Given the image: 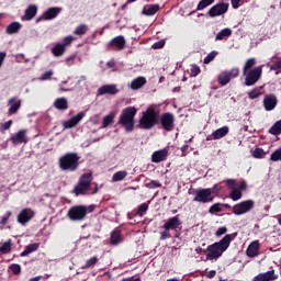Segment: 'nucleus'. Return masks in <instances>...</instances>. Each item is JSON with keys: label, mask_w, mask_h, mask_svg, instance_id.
Wrapping results in <instances>:
<instances>
[{"label": "nucleus", "mask_w": 281, "mask_h": 281, "mask_svg": "<svg viewBox=\"0 0 281 281\" xmlns=\"http://www.w3.org/2000/svg\"><path fill=\"white\" fill-rule=\"evenodd\" d=\"M234 238H236V234H227L220 241L207 246L206 250L201 247L195 248V254L201 256L207 252L206 260H218L229 249V245H232Z\"/></svg>", "instance_id": "f257e3e1"}, {"label": "nucleus", "mask_w": 281, "mask_h": 281, "mask_svg": "<svg viewBox=\"0 0 281 281\" xmlns=\"http://www.w3.org/2000/svg\"><path fill=\"white\" fill-rule=\"evenodd\" d=\"M256 66V58H249L243 68V76H245L246 87H254L260 78H262V65L254 68ZM252 68V69H251Z\"/></svg>", "instance_id": "f03ea898"}, {"label": "nucleus", "mask_w": 281, "mask_h": 281, "mask_svg": "<svg viewBox=\"0 0 281 281\" xmlns=\"http://www.w3.org/2000/svg\"><path fill=\"white\" fill-rule=\"evenodd\" d=\"M58 165L64 172H76L80 166V156L77 153H67L59 157Z\"/></svg>", "instance_id": "7ed1b4c3"}, {"label": "nucleus", "mask_w": 281, "mask_h": 281, "mask_svg": "<svg viewBox=\"0 0 281 281\" xmlns=\"http://www.w3.org/2000/svg\"><path fill=\"white\" fill-rule=\"evenodd\" d=\"M159 119V110H157L154 106H148L146 111L142 113V116L139 119V127L145 131H150L153 128Z\"/></svg>", "instance_id": "20e7f679"}, {"label": "nucleus", "mask_w": 281, "mask_h": 281, "mask_svg": "<svg viewBox=\"0 0 281 281\" xmlns=\"http://www.w3.org/2000/svg\"><path fill=\"white\" fill-rule=\"evenodd\" d=\"M136 115H137L136 108L127 106V108L123 109V111L120 115L119 124L124 126V128L127 133H131V131H133V128H135V116Z\"/></svg>", "instance_id": "39448f33"}, {"label": "nucleus", "mask_w": 281, "mask_h": 281, "mask_svg": "<svg viewBox=\"0 0 281 281\" xmlns=\"http://www.w3.org/2000/svg\"><path fill=\"white\" fill-rule=\"evenodd\" d=\"M91 173H85L81 176L77 186H75L74 193L76 196H80V194H87L89 190H91V181H92Z\"/></svg>", "instance_id": "423d86ee"}, {"label": "nucleus", "mask_w": 281, "mask_h": 281, "mask_svg": "<svg viewBox=\"0 0 281 281\" xmlns=\"http://www.w3.org/2000/svg\"><path fill=\"white\" fill-rule=\"evenodd\" d=\"M74 41H76V38L72 35H68L64 37L61 42L56 43L50 50L53 56L60 58V56L67 52V47H69Z\"/></svg>", "instance_id": "0eeeda50"}, {"label": "nucleus", "mask_w": 281, "mask_h": 281, "mask_svg": "<svg viewBox=\"0 0 281 281\" xmlns=\"http://www.w3.org/2000/svg\"><path fill=\"white\" fill-rule=\"evenodd\" d=\"M255 205L256 202H254V200H246L238 204H235L232 209V212L233 214H235V216H243V214L251 212Z\"/></svg>", "instance_id": "6e6552de"}, {"label": "nucleus", "mask_w": 281, "mask_h": 281, "mask_svg": "<svg viewBox=\"0 0 281 281\" xmlns=\"http://www.w3.org/2000/svg\"><path fill=\"white\" fill-rule=\"evenodd\" d=\"M193 201L195 203H212L214 195H212V189H198L194 191Z\"/></svg>", "instance_id": "1a4fd4ad"}, {"label": "nucleus", "mask_w": 281, "mask_h": 281, "mask_svg": "<svg viewBox=\"0 0 281 281\" xmlns=\"http://www.w3.org/2000/svg\"><path fill=\"white\" fill-rule=\"evenodd\" d=\"M239 74H240V69L238 68L224 70L218 75L217 82H220L222 87H225L226 85H229V82H232V78H238Z\"/></svg>", "instance_id": "9d476101"}, {"label": "nucleus", "mask_w": 281, "mask_h": 281, "mask_svg": "<svg viewBox=\"0 0 281 281\" xmlns=\"http://www.w3.org/2000/svg\"><path fill=\"white\" fill-rule=\"evenodd\" d=\"M87 216V206L76 205L69 209L68 217L70 221H85Z\"/></svg>", "instance_id": "9b49d317"}, {"label": "nucleus", "mask_w": 281, "mask_h": 281, "mask_svg": "<svg viewBox=\"0 0 281 281\" xmlns=\"http://www.w3.org/2000/svg\"><path fill=\"white\" fill-rule=\"evenodd\" d=\"M160 124L164 128V131H167V133H170V131H173L175 128V114L170 112H166L160 117Z\"/></svg>", "instance_id": "f8f14e48"}, {"label": "nucleus", "mask_w": 281, "mask_h": 281, "mask_svg": "<svg viewBox=\"0 0 281 281\" xmlns=\"http://www.w3.org/2000/svg\"><path fill=\"white\" fill-rule=\"evenodd\" d=\"M227 10H229V4H227L225 2H221V3L213 5L209 10L207 14H209V16H211V19H214L216 16H223V14H226Z\"/></svg>", "instance_id": "ddd939ff"}, {"label": "nucleus", "mask_w": 281, "mask_h": 281, "mask_svg": "<svg viewBox=\"0 0 281 281\" xmlns=\"http://www.w3.org/2000/svg\"><path fill=\"white\" fill-rule=\"evenodd\" d=\"M22 100L18 97H12L8 101V115H16L19 113V110L21 109Z\"/></svg>", "instance_id": "4468645a"}, {"label": "nucleus", "mask_w": 281, "mask_h": 281, "mask_svg": "<svg viewBox=\"0 0 281 281\" xmlns=\"http://www.w3.org/2000/svg\"><path fill=\"white\" fill-rule=\"evenodd\" d=\"M120 89L117 85H104L98 89V95H117Z\"/></svg>", "instance_id": "2eb2a0df"}, {"label": "nucleus", "mask_w": 281, "mask_h": 281, "mask_svg": "<svg viewBox=\"0 0 281 281\" xmlns=\"http://www.w3.org/2000/svg\"><path fill=\"white\" fill-rule=\"evenodd\" d=\"M32 218H34V211H32V209H24L18 215V223L25 225V223H30Z\"/></svg>", "instance_id": "dca6fc26"}, {"label": "nucleus", "mask_w": 281, "mask_h": 281, "mask_svg": "<svg viewBox=\"0 0 281 281\" xmlns=\"http://www.w3.org/2000/svg\"><path fill=\"white\" fill-rule=\"evenodd\" d=\"M278 106V97L276 94H267L263 98V109L266 111H273Z\"/></svg>", "instance_id": "f3484780"}, {"label": "nucleus", "mask_w": 281, "mask_h": 281, "mask_svg": "<svg viewBox=\"0 0 281 281\" xmlns=\"http://www.w3.org/2000/svg\"><path fill=\"white\" fill-rule=\"evenodd\" d=\"M85 112H79L77 115H74L68 121L63 123L64 128H74V126H78V123L86 116Z\"/></svg>", "instance_id": "a211bd4d"}, {"label": "nucleus", "mask_w": 281, "mask_h": 281, "mask_svg": "<svg viewBox=\"0 0 281 281\" xmlns=\"http://www.w3.org/2000/svg\"><path fill=\"white\" fill-rule=\"evenodd\" d=\"M168 148L159 149L153 153L151 161L153 164H161V161H166V159H168Z\"/></svg>", "instance_id": "6ab92c4d"}, {"label": "nucleus", "mask_w": 281, "mask_h": 281, "mask_svg": "<svg viewBox=\"0 0 281 281\" xmlns=\"http://www.w3.org/2000/svg\"><path fill=\"white\" fill-rule=\"evenodd\" d=\"M274 280H278L276 270H270L263 273H259L252 279V281H274Z\"/></svg>", "instance_id": "aec40b11"}, {"label": "nucleus", "mask_w": 281, "mask_h": 281, "mask_svg": "<svg viewBox=\"0 0 281 281\" xmlns=\"http://www.w3.org/2000/svg\"><path fill=\"white\" fill-rule=\"evenodd\" d=\"M181 218H179V215H176L173 217H170L165 224H164V229H179L181 227Z\"/></svg>", "instance_id": "412c9836"}, {"label": "nucleus", "mask_w": 281, "mask_h": 281, "mask_svg": "<svg viewBox=\"0 0 281 281\" xmlns=\"http://www.w3.org/2000/svg\"><path fill=\"white\" fill-rule=\"evenodd\" d=\"M60 12H63V8L52 7L44 12V20L52 21L53 19H56V16H58Z\"/></svg>", "instance_id": "4be33fe9"}, {"label": "nucleus", "mask_w": 281, "mask_h": 281, "mask_svg": "<svg viewBox=\"0 0 281 281\" xmlns=\"http://www.w3.org/2000/svg\"><path fill=\"white\" fill-rule=\"evenodd\" d=\"M25 130L19 131L15 135L11 137L12 144L19 146V144H27V136H25Z\"/></svg>", "instance_id": "5701e85b"}, {"label": "nucleus", "mask_w": 281, "mask_h": 281, "mask_svg": "<svg viewBox=\"0 0 281 281\" xmlns=\"http://www.w3.org/2000/svg\"><path fill=\"white\" fill-rule=\"evenodd\" d=\"M246 254L249 258H256V256L260 254V241L258 240L252 241L248 246Z\"/></svg>", "instance_id": "b1692460"}, {"label": "nucleus", "mask_w": 281, "mask_h": 281, "mask_svg": "<svg viewBox=\"0 0 281 281\" xmlns=\"http://www.w3.org/2000/svg\"><path fill=\"white\" fill-rule=\"evenodd\" d=\"M38 12V7L36 4L29 5L24 11V16L22 18V21H32L36 16V13Z\"/></svg>", "instance_id": "393cba45"}, {"label": "nucleus", "mask_w": 281, "mask_h": 281, "mask_svg": "<svg viewBox=\"0 0 281 281\" xmlns=\"http://www.w3.org/2000/svg\"><path fill=\"white\" fill-rule=\"evenodd\" d=\"M110 47H114L115 49H124V47L126 46V40H124V36L119 35L114 38L111 40V42L109 43Z\"/></svg>", "instance_id": "a878e982"}, {"label": "nucleus", "mask_w": 281, "mask_h": 281, "mask_svg": "<svg viewBox=\"0 0 281 281\" xmlns=\"http://www.w3.org/2000/svg\"><path fill=\"white\" fill-rule=\"evenodd\" d=\"M54 108L57 111H67L69 109V102L66 98H58L54 101Z\"/></svg>", "instance_id": "bb28decb"}, {"label": "nucleus", "mask_w": 281, "mask_h": 281, "mask_svg": "<svg viewBox=\"0 0 281 281\" xmlns=\"http://www.w3.org/2000/svg\"><path fill=\"white\" fill-rule=\"evenodd\" d=\"M229 133V126H223L212 133L213 139H223Z\"/></svg>", "instance_id": "cd10ccee"}, {"label": "nucleus", "mask_w": 281, "mask_h": 281, "mask_svg": "<svg viewBox=\"0 0 281 281\" xmlns=\"http://www.w3.org/2000/svg\"><path fill=\"white\" fill-rule=\"evenodd\" d=\"M144 85H146V79L144 77H137L134 80H132V82L128 85V87L133 91H137V89H142V87H144Z\"/></svg>", "instance_id": "c85d7f7f"}, {"label": "nucleus", "mask_w": 281, "mask_h": 281, "mask_svg": "<svg viewBox=\"0 0 281 281\" xmlns=\"http://www.w3.org/2000/svg\"><path fill=\"white\" fill-rule=\"evenodd\" d=\"M159 12V4H150L147 7H144L143 14L146 16H155Z\"/></svg>", "instance_id": "c756f323"}, {"label": "nucleus", "mask_w": 281, "mask_h": 281, "mask_svg": "<svg viewBox=\"0 0 281 281\" xmlns=\"http://www.w3.org/2000/svg\"><path fill=\"white\" fill-rule=\"evenodd\" d=\"M38 247H41V244L38 243L27 245L25 249L21 252L22 258H25V256H30V254H34V251H38Z\"/></svg>", "instance_id": "7c9ffc66"}, {"label": "nucleus", "mask_w": 281, "mask_h": 281, "mask_svg": "<svg viewBox=\"0 0 281 281\" xmlns=\"http://www.w3.org/2000/svg\"><path fill=\"white\" fill-rule=\"evenodd\" d=\"M113 122H115V113L110 112L103 117L101 128H106L110 124H113Z\"/></svg>", "instance_id": "2f4dec72"}, {"label": "nucleus", "mask_w": 281, "mask_h": 281, "mask_svg": "<svg viewBox=\"0 0 281 281\" xmlns=\"http://www.w3.org/2000/svg\"><path fill=\"white\" fill-rule=\"evenodd\" d=\"M229 36H232V29L226 27L216 34L215 41H223L224 38H229Z\"/></svg>", "instance_id": "473e14b6"}, {"label": "nucleus", "mask_w": 281, "mask_h": 281, "mask_svg": "<svg viewBox=\"0 0 281 281\" xmlns=\"http://www.w3.org/2000/svg\"><path fill=\"white\" fill-rule=\"evenodd\" d=\"M19 30H21V23L19 22H12L11 24H9L7 26V34H16V32H19Z\"/></svg>", "instance_id": "72a5a7b5"}, {"label": "nucleus", "mask_w": 281, "mask_h": 281, "mask_svg": "<svg viewBox=\"0 0 281 281\" xmlns=\"http://www.w3.org/2000/svg\"><path fill=\"white\" fill-rule=\"evenodd\" d=\"M12 251V239L0 245V254H10Z\"/></svg>", "instance_id": "f704fd0d"}, {"label": "nucleus", "mask_w": 281, "mask_h": 281, "mask_svg": "<svg viewBox=\"0 0 281 281\" xmlns=\"http://www.w3.org/2000/svg\"><path fill=\"white\" fill-rule=\"evenodd\" d=\"M110 240H111V245H120V241L122 240V238L119 229H115L112 232Z\"/></svg>", "instance_id": "c9c22d12"}, {"label": "nucleus", "mask_w": 281, "mask_h": 281, "mask_svg": "<svg viewBox=\"0 0 281 281\" xmlns=\"http://www.w3.org/2000/svg\"><path fill=\"white\" fill-rule=\"evenodd\" d=\"M270 135H280L281 134V120L277 121L271 128L269 130Z\"/></svg>", "instance_id": "e433bc0d"}, {"label": "nucleus", "mask_w": 281, "mask_h": 281, "mask_svg": "<svg viewBox=\"0 0 281 281\" xmlns=\"http://www.w3.org/2000/svg\"><path fill=\"white\" fill-rule=\"evenodd\" d=\"M128 172L126 171H117L112 176V181L117 182V181H124L126 179Z\"/></svg>", "instance_id": "4c0bfd02"}, {"label": "nucleus", "mask_w": 281, "mask_h": 281, "mask_svg": "<svg viewBox=\"0 0 281 281\" xmlns=\"http://www.w3.org/2000/svg\"><path fill=\"white\" fill-rule=\"evenodd\" d=\"M229 198L232 199V201H240V199H243V191L238 189H233Z\"/></svg>", "instance_id": "58836bf2"}, {"label": "nucleus", "mask_w": 281, "mask_h": 281, "mask_svg": "<svg viewBox=\"0 0 281 281\" xmlns=\"http://www.w3.org/2000/svg\"><path fill=\"white\" fill-rule=\"evenodd\" d=\"M87 30H89V26H87V24H80L76 27L74 34H76V36H83V34H87Z\"/></svg>", "instance_id": "ea45409f"}, {"label": "nucleus", "mask_w": 281, "mask_h": 281, "mask_svg": "<svg viewBox=\"0 0 281 281\" xmlns=\"http://www.w3.org/2000/svg\"><path fill=\"white\" fill-rule=\"evenodd\" d=\"M265 155H267V153H265V149L262 148H256L255 150L251 151V156L255 159H262Z\"/></svg>", "instance_id": "a19ab883"}, {"label": "nucleus", "mask_w": 281, "mask_h": 281, "mask_svg": "<svg viewBox=\"0 0 281 281\" xmlns=\"http://www.w3.org/2000/svg\"><path fill=\"white\" fill-rule=\"evenodd\" d=\"M218 212H223V204L215 203L209 209L210 214H218Z\"/></svg>", "instance_id": "79ce46f5"}, {"label": "nucleus", "mask_w": 281, "mask_h": 281, "mask_svg": "<svg viewBox=\"0 0 281 281\" xmlns=\"http://www.w3.org/2000/svg\"><path fill=\"white\" fill-rule=\"evenodd\" d=\"M98 257H92L86 261V265L81 267V269H91L94 265H98Z\"/></svg>", "instance_id": "37998d69"}, {"label": "nucleus", "mask_w": 281, "mask_h": 281, "mask_svg": "<svg viewBox=\"0 0 281 281\" xmlns=\"http://www.w3.org/2000/svg\"><path fill=\"white\" fill-rule=\"evenodd\" d=\"M145 188H148L149 190H155L157 188H161V182L158 180H150L149 182L145 183Z\"/></svg>", "instance_id": "c03bdc74"}, {"label": "nucleus", "mask_w": 281, "mask_h": 281, "mask_svg": "<svg viewBox=\"0 0 281 281\" xmlns=\"http://www.w3.org/2000/svg\"><path fill=\"white\" fill-rule=\"evenodd\" d=\"M214 0H201L196 7V10H205L209 5H212Z\"/></svg>", "instance_id": "a18cd8bd"}, {"label": "nucleus", "mask_w": 281, "mask_h": 281, "mask_svg": "<svg viewBox=\"0 0 281 281\" xmlns=\"http://www.w3.org/2000/svg\"><path fill=\"white\" fill-rule=\"evenodd\" d=\"M259 95H262V91H260V88H255L248 93L250 100H258Z\"/></svg>", "instance_id": "49530a36"}, {"label": "nucleus", "mask_w": 281, "mask_h": 281, "mask_svg": "<svg viewBox=\"0 0 281 281\" xmlns=\"http://www.w3.org/2000/svg\"><path fill=\"white\" fill-rule=\"evenodd\" d=\"M218 53L216 50L211 52L205 58H204V65H210V63H212V60H214L216 58V55Z\"/></svg>", "instance_id": "de8ad7c7"}, {"label": "nucleus", "mask_w": 281, "mask_h": 281, "mask_svg": "<svg viewBox=\"0 0 281 281\" xmlns=\"http://www.w3.org/2000/svg\"><path fill=\"white\" fill-rule=\"evenodd\" d=\"M10 216H12V212L8 211L3 214L2 217H0V225H8V221H10Z\"/></svg>", "instance_id": "09e8293b"}, {"label": "nucleus", "mask_w": 281, "mask_h": 281, "mask_svg": "<svg viewBox=\"0 0 281 281\" xmlns=\"http://www.w3.org/2000/svg\"><path fill=\"white\" fill-rule=\"evenodd\" d=\"M9 269L14 273V276H19V273H21V266L19 263H12Z\"/></svg>", "instance_id": "8fccbe9b"}, {"label": "nucleus", "mask_w": 281, "mask_h": 281, "mask_svg": "<svg viewBox=\"0 0 281 281\" xmlns=\"http://www.w3.org/2000/svg\"><path fill=\"white\" fill-rule=\"evenodd\" d=\"M11 126H12V120H9V121L0 124V133H3L4 131H10Z\"/></svg>", "instance_id": "3c124183"}, {"label": "nucleus", "mask_w": 281, "mask_h": 281, "mask_svg": "<svg viewBox=\"0 0 281 281\" xmlns=\"http://www.w3.org/2000/svg\"><path fill=\"white\" fill-rule=\"evenodd\" d=\"M226 186L227 188H229V190H236L238 188V183L236 182L235 179H227Z\"/></svg>", "instance_id": "603ef678"}, {"label": "nucleus", "mask_w": 281, "mask_h": 281, "mask_svg": "<svg viewBox=\"0 0 281 281\" xmlns=\"http://www.w3.org/2000/svg\"><path fill=\"white\" fill-rule=\"evenodd\" d=\"M146 212H148V204L143 203L138 206V216H143L144 214H146Z\"/></svg>", "instance_id": "864d4df0"}, {"label": "nucleus", "mask_w": 281, "mask_h": 281, "mask_svg": "<svg viewBox=\"0 0 281 281\" xmlns=\"http://www.w3.org/2000/svg\"><path fill=\"white\" fill-rule=\"evenodd\" d=\"M201 74V68L198 65L191 66V76L192 78H196L198 75Z\"/></svg>", "instance_id": "5fc2aeb1"}, {"label": "nucleus", "mask_w": 281, "mask_h": 281, "mask_svg": "<svg viewBox=\"0 0 281 281\" xmlns=\"http://www.w3.org/2000/svg\"><path fill=\"white\" fill-rule=\"evenodd\" d=\"M54 76V71L48 70L41 75L40 80H49Z\"/></svg>", "instance_id": "6e6d98bb"}, {"label": "nucleus", "mask_w": 281, "mask_h": 281, "mask_svg": "<svg viewBox=\"0 0 281 281\" xmlns=\"http://www.w3.org/2000/svg\"><path fill=\"white\" fill-rule=\"evenodd\" d=\"M227 232V227L223 226L217 228L215 236H217L218 238H221V236H224V234Z\"/></svg>", "instance_id": "4d7b16f0"}, {"label": "nucleus", "mask_w": 281, "mask_h": 281, "mask_svg": "<svg viewBox=\"0 0 281 281\" xmlns=\"http://www.w3.org/2000/svg\"><path fill=\"white\" fill-rule=\"evenodd\" d=\"M66 65H68V67H71V65H74V63H76V55L69 56L65 59Z\"/></svg>", "instance_id": "13d9d810"}, {"label": "nucleus", "mask_w": 281, "mask_h": 281, "mask_svg": "<svg viewBox=\"0 0 281 281\" xmlns=\"http://www.w3.org/2000/svg\"><path fill=\"white\" fill-rule=\"evenodd\" d=\"M167 238H170V229H165V231L160 234V240H167Z\"/></svg>", "instance_id": "bf43d9fd"}, {"label": "nucleus", "mask_w": 281, "mask_h": 281, "mask_svg": "<svg viewBox=\"0 0 281 281\" xmlns=\"http://www.w3.org/2000/svg\"><path fill=\"white\" fill-rule=\"evenodd\" d=\"M77 85H82V87H87V76H80Z\"/></svg>", "instance_id": "052dcab7"}, {"label": "nucleus", "mask_w": 281, "mask_h": 281, "mask_svg": "<svg viewBox=\"0 0 281 281\" xmlns=\"http://www.w3.org/2000/svg\"><path fill=\"white\" fill-rule=\"evenodd\" d=\"M237 190H240V192H245V190H247V182L241 181L239 184H237Z\"/></svg>", "instance_id": "680f3d73"}, {"label": "nucleus", "mask_w": 281, "mask_h": 281, "mask_svg": "<svg viewBox=\"0 0 281 281\" xmlns=\"http://www.w3.org/2000/svg\"><path fill=\"white\" fill-rule=\"evenodd\" d=\"M166 45L165 42L160 41V42H156L155 44H153V49H161V47H164Z\"/></svg>", "instance_id": "e2e57ef3"}, {"label": "nucleus", "mask_w": 281, "mask_h": 281, "mask_svg": "<svg viewBox=\"0 0 281 281\" xmlns=\"http://www.w3.org/2000/svg\"><path fill=\"white\" fill-rule=\"evenodd\" d=\"M5 56H8V54L5 52H0V69H1V67H3Z\"/></svg>", "instance_id": "0e129e2a"}, {"label": "nucleus", "mask_w": 281, "mask_h": 281, "mask_svg": "<svg viewBox=\"0 0 281 281\" xmlns=\"http://www.w3.org/2000/svg\"><path fill=\"white\" fill-rule=\"evenodd\" d=\"M240 1L241 0H231L234 10H238V8L240 7Z\"/></svg>", "instance_id": "69168bd1"}, {"label": "nucleus", "mask_w": 281, "mask_h": 281, "mask_svg": "<svg viewBox=\"0 0 281 281\" xmlns=\"http://www.w3.org/2000/svg\"><path fill=\"white\" fill-rule=\"evenodd\" d=\"M23 59H25V55L24 54L15 55L16 63H23Z\"/></svg>", "instance_id": "338daca9"}, {"label": "nucleus", "mask_w": 281, "mask_h": 281, "mask_svg": "<svg viewBox=\"0 0 281 281\" xmlns=\"http://www.w3.org/2000/svg\"><path fill=\"white\" fill-rule=\"evenodd\" d=\"M214 276H216V271L215 270H211L206 273V278H214Z\"/></svg>", "instance_id": "774afa93"}]
</instances>
